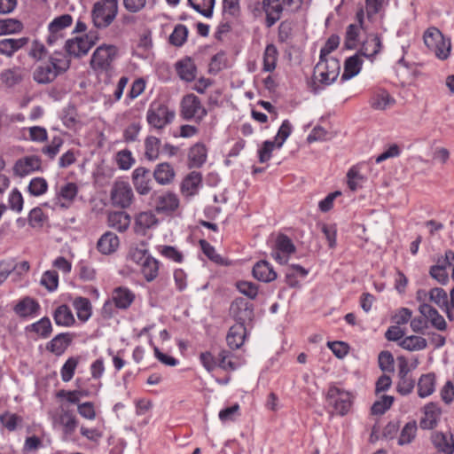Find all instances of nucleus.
Returning a JSON list of instances; mask_svg holds the SVG:
<instances>
[{
	"label": "nucleus",
	"mask_w": 454,
	"mask_h": 454,
	"mask_svg": "<svg viewBox=\"0 0 454 454\" xmlns=\"http://www.w3.org/2000/svg\"><path fill=\"white\" fill-rule=\"evenodd\" d=\"M118 13V0H101L96 2L91 12L94 26L106 28L116 18Z\"/></svg>",
	"instance_id": "obj_1"
},
{
	"label": "nucleus",
	"mask_w": 454,
	"mask_h": 454,
	"mask_svg": "<svg viewBox=\"0 0 454 454\" xmlns=\"http://www.w3.org/2000/svg\"><path fill=\"white\" fill-rule=\"evenodd\" d=\"M423 39L427 47L438 59L444 60L449 57L451 48L450 42L444 38L438 28L434 27L427 28L424 33Z\"/></svg>",
	"instance_id": "obj_2"
},
{
	"label": "nucleus",
	"mask_w": 454,
	"mask_h": 454,
	"mask_svg": "<svg viewBox=\"0 0 454 454\" xmlns=\"http://www.w3.org/2000/svg\"><path fill=\"white\" fill-rule=\"evenodd\" d=\"M340 71V63L339 59L333 57H325L321 59L314 67L313 76L319 77V82L323 85H330L338 78Z\"/></svg>",
	"instance_id": "obj_3"
},
{
	"label": "nucleus",
	"mask_w": 454,
	"mask_h": 454,
	"mask_svg": "<svg viewBox=\"0 0 454 454\" xmlns=\"http://www.w3.org/2000/svg\"><path fill=\"white\" fill-rule=\"evenodd\" d=\"M118 55V48L113 44H102L93 52L90 65L96 72H107Z\"/></svg>",
	"instance_id": "obj_4"
},
{
	"label": "nucleus",
	"mask_w": 454,
	"mask_h": 454,
	"mask_svg": "<svg viewBox=\"0 0 454 454\" xmlns=\"http://www.w3.org/2000/svg\"><path fill=\"white\" fill-rule=\"evenodd\" d=\"M175 112L162 103H153L147 110L146 121L156 129H162L170 124L175 118Z\"/></svg>",
	"instance_id": "obj_5"
},
{
	"label": "nucleus",
	"mask_w": 454,
	"mask_h": 454,
	"mask_svg": "<svg viewBox=\"0 0 454 454\" xmlns=\"http://www.w3.org/2000/svg\"><path fill=\"white\" fill-rule=\"evenodd\" d=\"M326 401L328 405L332 406L333 411L340 416L346 415L352 405L350 394L335 386H331L329 387L326 395Z\"/></svg>",
	"instance_id": "obj_6"
},
{
	"label": "nucleus",
	"mask_w": 454,
	"mask_h": 454,
	"mask_svg": "<svg viewBox=\"0 0 454 454\" xmlns=\"http://www.w3.org/2000/svg\"><path fill=\"white\" fill-rule=\"evenodd\" d=\"M207 114V111L201 105L200 98L194 94L185 95L181 102V116L190 121L195 119L197 122L202 121V119Z\"/></svg>",
	"instance_id": "obj_7"
},
{
	"label": "nucleus",
	"mask_w": 454,
	"mask_h": 454,
	"mask_svg": "<svg viewBox=\"0 0 454 454\" xmlns=\"http://www.w3.org/2000/svg\"><path fill=\"white\" fill-rule=\"evenodd\" d=\"M134 199V193L130 184L125 181H116L111 190V200L114 207L121 208L129 207Z\"/></svg>",
	"instance_id": "obj_8"
},
{
	"label": "nucleus",
	"mask_w": 454,
	"mask_h": 454,
	"mask_svg": "<svg viewBox=\"0 0 454 454\" xmlns=\"http://www.w3.org/2000/svg\"><path fill=\"white\" fill-rule=\"evenodd\" d=\"M90 35L75 36L66 41L64 49L67 56L81 58L85 56L95 45L94 41H90Z\"/></svg>",
	"instance_id": "obj_9"
},
{
	"label": "nucleus",
	"mask_w": 454,
	"mask_h": 454,
	"mask_svg": "<svg viewBox=\"0 0 454 454\" xmlns=\"http://www.w3.org/2000/svg\"><path fill=\"white\" fill-rule=\"evenodd\" d=\"M230 312L237 323L244 325L254 318V305L243 297L236 298L231 304Z\"/></svg>",
	"instance_id": "obj_10"
},
{
	"label": "nucleus",
	"mask_w": 454,
	"mask_h": 454,
	"mask_svg": "<svg viewBox=\"0 0 454 454\" xmlns=\"http://www.w3.org/2000/svg\"><path fill=\"white\" fill-rule=\"evenodd\" d=\"M295 250L292 239L285 234H279L276 239L272 256L280 264H286L289 255L294 254Z\"/></svg>",
	"instance_id": "obj_11"
},
{
	"label": "nucleus",
	"mask_w": 454,
	"mask_h": 454,
	"mask_svg": "<svg viewBox=\"0 0 454 454\" xmlns=\"http://www.w3.org/2000/svg\"><path fill=\"white\" fill-rule=\"evenodd\" d=\"M152 203L157 213L170 215L178 207L179 200L175 193L166 192L160 195L154 194L152 197Z\"/></svg>",
	"instance_id": "obj_12"
},
{
	"label": "nucleus",
	"mask_w": 454,
	"mask_h": 454,
	"mask_svg": "<svg viewBox=\"0 0 454 454\" xmlns=\"http://www.w3.org/2000/svg\"><path fill=\"white\" fill-rule=\"evenodd\" d=\"M152 173L144 167L137 168L132 173V181L136 191L141 195H146L152 190Z\"/></svg>",
	"instance_id": "obj_13"
},
{
	"label": "nucleus",
	"mask_w": 454,
	"mask_h": 454,
	"mask_svg": "<svg viewBox=\"0 0 454 454\" xmlns=\"http://www.w3.org/2000/svg\"><path fill=\"white\" fill-rule=\"evenodd\" d=\"M442 410L437 403L431 402L424 406V416L419 421V427L424 430L434 429L440 419Z\"/></svg>",
	"instance_id": "obj_14"
},
{
	"label": "nucleus",
	"mask_w": 454,
	"mask_h": 454,
	"mask_svg": "<svg viewBox=\"0 0 454 454\" xmlns=\"http://www.w3.org/2000/svg\"><path fill=\"white\" fill-rule=\"evenodd\" d=\"M262 7L266 13L265 26L270 28L281 18L284 10L282 0H262Z\"/></svg>",
	"instance_id": "obj_15"
},
{
	"label": "nucleus",
	"mask_w": 454,
	"mask_h": 454,
	"mask_svg": "<svg viewBox=\"0 0 454 454\" xmlns=\"http://www.w3.org/2000/svg\"><path fill=\"white\" fill-rule=\"evenodd\" d=\"M74 340V333H62L57 334L51 340L46 344V349L59 356L65 353Z\"/></svg>",
	"instance_id": "obj_16"
},
{
	"label": "nucleus",
	"mask_w": 454,
	"mask_h": 454,
	"mask_svg": "<svg viewBox=\"0 0 454 454\" xmlns=\"http://www.w3.org/2000/svg\"><path fill=\"white\" fill-rule=\"evenodd\" d=\"M58 69L50 63H43L35 67L33 72L34 81L42 85L51 83L60 74Z\"/></svg>",
	"instance_id": "obj_17"
},
{
	"label": "nucleus",
	"mask_w": 454,
	"mask_h": 454,
	"mask_svg": "<svg viewBox=\"0 0 454 454\" xmlns=\"http://www.w3.org/2000/svg\"><path fill=\"white\" fill-rule=\"evenodd\" d=\"M41 168V160L38 156L32 155L18 160L13 167V172L18 176H25L33 171Z\"/></svg>",
	"instance_id": "obj_18"
},
{
	"label": "nucleus",
	"mask_w": 454,
	"mask_h": 454,
	"mask_svg": "<svg viewBox=\"0 0 454 454\" xmlns=\"http://www.w3.org/2000/svg\"><path fill=\"white\" fill-rule=\"evenodd\" d=\"M252 274L255 279L264 283L272 282L278 277L271 264L265 260H261L254 265Z\"/></svg>",
	"instance_id": "obj_19"
},
{
	"label": "nucleus",
	"mask_w": 454,
	"mask_h": 454,
	"mask_svg": "<svg viewBox=\"0 0 454 454\" xmlns=\"http://www.w3.org/2000/svg\"><path fill=\"white\" fill-rule=\"evenodd\" d=\"M246 336V325L242 323H236L229 329L226 336L227 345L233 350L238 349L244 344Z\"/></svg>",
	"instance_id": "obj_20"
},
{
	"label": "nucleus",
	"mask_w": 454,
	"mask_h": 454,
	"mask_svg": "<svg viewBox=\"0 0 454 454\" xmlns=\"http://www.w3.org/2000/svg\"><path fill=\"white\" fill-rule=\"evenodd\" d=\"M153 176L160 185H168L173 183L176 177V171L168 162H161L156 165Z\"/></svg>",
	"instance_id": "obj_21"
},
{
	"label": "nucleus",
	"mask_w": 454,
	"mask_h": 454,
	"mask_svg": "<svg viewBox=\"0 0 454 454\" xmlns=\"http://www.w3.org/2000/svg\"><path fill=\"white\" fill-rule=\"evenodd\" d=\"M207 150L204 144L196 143L193 145L188 153V167L200 168L207 160Z\"/></svg>",
	"instance_id": "obj_22"
},
{
	"label": "nucleus",
	"mask_w": 454,
	"mask_h": 454,
	"mask_svg": "<svg viewBox=\"0 0 454 454\" xmlns=\"http://www.w3.org/2000/svg\"><path fill=\"white\" fill-rule=\"evenodd\" d=\"M113 301L117 309H127L135 300V294L129 288L119 286L114 289Z\"/></svg>",
	"instance_id": "obj_23"
},
{
	"label": "nucleus",
	"mask_w": 454,
	"mask_h": 454,
	"mask_svg": "<svg viewBox=\"0 0 454 454\" xmlns=\"http://www.w3.org/2000/svg\"><path fill=\"white\" fill-rule=\"evenodd\" d=\"M39 309V303L28 296L21 299L13 308L14 312L20 317H28L36 314Z\"/></svg>",
	"instance_id": "obj_24"
},
{
	"label": "nucleus",
	"mask_w": 454,
	"mask_h": 454,
	"mask_svg": "<svg viewBox=\"0 0 454 454\" xmlns=\"http://www.w3.org/2000/svg\"><path fill=\"white\" fill-rule=\"evenodd\" d=\"M179 77L186 82H192L196 77L197 67L190 57H186L176 64Z\"/></svg>",
	"instance_id": "obj_25"
},
{
	"label": "nucleus",
	"mask_w": 454,
	"mask_h": 454,
	"mask_svg": "<svg viewBox=\"0 0 454 454\" xmlns=\"http://www.w3.org/2000/svg\"><path fill=\"white\" fill-rule=\"evenodd\" d=\"M29 42L28 37L5 38L0 40V53L7 57H12L17 51L23 48Z\"/></svg>",
	"instance_id": "obj_26"
},
{
	"label": "nucleus",
	"mask_w": 454,
	"mask_h": 454,
	"mask_svg": "<svg viewBox=\"0 0 454 454\" xmlns=\"http://www.w3.org/2000/svg\"><path fill=\"white\" fill-rule=\"evenodd\" d=\"M432 442L438 451L445 454H453L454 441L453 435L450 434V439L442 432H434L431 436Z\"/></svg>",
	"instance_id": "obj_27"
},
{
	"label": "nucleus",
	"mask_w": 454,
	"mask_h": 454,
	"mask_svg": "<svg viewBox=\"0 0 454 454\" xmlns=\"http://www.w3.org/2000/svg\"><path fill=\"white\" fill-rule=\"evenodd\" d=\"M382 47L381 40L377 35H371L363 43L358 54L366 58H372L377 55Z\"/></svg>",
	"instance_id": "obj_28"
},
{
	"label": "nucleus",
	"mask_w": 454,
	"mask_h": 454,
	"mask_svg": "<svg viewBox=\"0 0 454 454\" xmlns=\"http://www.w3.org/2000/svg\"><path fill=\"white\" fill-rule=\"evenodd\" d=\"M23 80V73L20 67L4 69L0 73V81L7 88H12L20 84Z\"/></svg>",
	"instance_id": "obj_29"
},
{
	"label": "nucleus",
	"mask_w": 454,
	"mask_h": 454,
	"mask_svg": "<svg viewBox=\"0 0 454 454\" xmlns=\"http://www.w3.org/2000/svg\"><path fill=\"white\" fill-rule=\"evenodd\" d=\"M363 65V60L359 54H355L345 60L344 72L340 77L341 82L348 81L359 74Z\"/></svg>",
	"instance_id": "obj_30"
},
{
	"label": "nucleus",
	"mask_w": 454,
	"mask_h": 454,
	"mask_svg": "<svg viewBox=\"0 0 454 454\" xmlns=\"http://www.w3.org/2000/svg\"><path fill=\"white\" fill-rule=\"evenodd\" d=\"M119 247V238L116 234L107 231L98 239L97 247L104 254L114 252Z\"/></svg>",
	"instance_id": "obj_31"
},
{
	"label": "nucleus",
	"mask_w": 454,
	"mask_h": 454,
	"mask_svg": "<svg viewBox=\"0 0 454 454\" xmlns=\"http://www.w3.org/2000/svg\"><path fill=\"white\" fill-rule=\"evenodd\" d=\"M158 220L152 212H141L135 218L134 230L137 233L145 234V231L155 225Z\"/></svg>",
	"instance_id": "obj_32"
},
{
	"label": "nucleus",
	"mask_w": 454,
	"mask_h": 454,
	"mask_svg": "<svg viewBox=\"0 0 454 454\" xmlns=\"http://www.w3.org/2000/svg\"><path fill=\"white\" fill-rule=\"evenodd\" d=\"M435 388V375L433 372L422 374L418 382V395L425 398L432 395Z\"/></svg>",
	"instance_id": "obj_33"
},
{
	"label": "nucleus",
	"mask_w": 454,
	"mask_h": 454,
	"mask_svg": "<svg viewBox=\"0 0 454 454\" xmlns=\"http://www.w3.org/2000/svg\"><path fill=\"white\" fill-rule=\"evenodd\" d=\"M53 319L56 325L66 327L73 325L75 322L71 309L66 304H62L55 309Z\"/></svg>",
	"instance_id": "obj_34"
},
{
	"label": "nucleus",
	"mask_w": 454,
	"mask_h": 454,
	"mask_svg": "<svg viewBox=\"0 0 454 454\" xmlns=\"http://www.w3.org/2000/svg\"><path fill=\"white\" fill-rule=\"evenodd\" d=\"M108 224L119 231H125L130 224V216L124 211L112 212L108 215Z\"/></svg>",
	"instance_id": "obj_35"
},
{
	"label": "nucleus",
	"mask_w": 454,
	"mask_h": 454,
	"mask_svg": "<svg viewBox=\"0 0 454 454\" xmlns=\"http://www.w3.org/2000/svg\"><path fill=\"white\" fill-rule=\"evenodd\" d=\"M73 306L80 321L86 322L90 317L92 307L88 298L82 296L76 297L73 301Z\"/></svg>",
	"instance_id": "obj_36"
},
{
	"label": "nucleus",
	"mask_w": 454,
	"mask_h": 454,
	"mask_svg": "<svg viewBox=\"0 0 454 454\" xmlns=\"http://www.w3.org/2000/svg\"><path fill=\"white\" fill-rule=\"evenodd\" d=\"M27 331L33 332L38 334L40 337L46 339L52 332V325L48 317H43L35 323L27 326Z\"/></svg>",
	"instance_id": "obj_37"
},
{
	"label": "nucleus",
	"mask_w": 454,
	"mask_h": 454,
	"mask_svg": "<svg viewBox=\"0 0 454 454\" xmlns=\"http://www.w3.org/2000/svg\"><path fill=\"white\" fill-rule=\"evenodd\" d=\"M201 174L197 171H192L184 179L181 185V190L183 192H187L189 195H193L196 192L199 185L201 184Z\"/></svg>",
	"instance_id": "obj_38"
},
{
	"label": "nucleus",
	"mask_w": 454,
	"mask_h": 454,
	"mask_svg": "<svg viewBox=\"0 0 454 454\" xmlns=\"http://www.w3.org/2000/svg\"><path fill=\"white\" fill-rule=\"evenodd\" d=\"M161 142L154 136H148L145 139V157L151 161L159 158Z\"/></svg>",
	"instance_id": "obj_39"
},
{
	"label": "nucleus",
	"mask_w": 454,
	"mask_h": 454,
	"mask_svg": "<svg viewBox=\"0 0 454 454\" xmlns=\"http://www.w3.org/2000/svg\"><path fill=\"white\" fill-rule=\"evenodd\" d=\"M278 51L273 43L266 46L263 53V70L265 72H272L277 66Z\"/></svg>",
	"instance_id": "obj_40"
},
{
	"label": "nucleus",
	"mask_w": 454,
	"mask_h": 454,
	"mask_svg": "<svg viewBox=\"0 0 454 454\" xmlns=\"http://www.w3.org/2000/svg\"><path fill=\"white\" fill-rule=\"evenodd\" d=\"M159 261L153 256L147 257L141 266V272L147 282L153 281L159 273Z\"/></svg>",
	"instance_id": "obj_41"
},
{
	"label": "nucleus",
	"mask_w": 454,
	"mask_h": 454,
	"mask_svg": "<svg viewBox=\"0 0 454 454\" xmlns=\"http://www.w3.org/2000/svg\"><path fill=\"white\" fill-rule=\"evenodd\" d=\"M399 346L409 351L422 350L427 348V341L423 337L411 335L403 339L399 342Z\"/></svg>",
	"instance_id": "obj_42"
},
{
	"label": "nucleus",
	"mask_w": 454,
	"mask_h": 454,
	"mask_svg": "<svg viewBox=\"0 0 454 454\" xmlns=\"http://www.w3.org/2000/svg\"><path fill=\"white\" fill-rule=\"evenodd\" d=\"M395 103V99L386 90H380L373 95L370 104L373 109L384 110L387 106Z\"/></svg>",
	"instance_id": "obj_43"
},
{
	"label": "nucleus",
	"mask_w": 454,
	"mask_h": 454,
	"mask_svg": "<svg viewBox=\"0 0 454 454\" xmlns=\"http://www.w3.org/2000/svg\"><path fill=\"white\" fill-rule=\"evenodd\" d=\"M417 429L418 427L415 420L407 422L401 431L398 444L405 445L411 443L416 437Z\"/></svg>",
	"instance_id": "obj_44"
},
{
	"label": "nucleus",
	"mask_w": 454,
	"mask_h": 454,
	"mask_svg": "<svg viewBox=\"0 0 454 454\" xmlns=\"http://www.w3.org/2000/svg\"><path fill=\"white\" fill-rule=\"evenodd\" d=\"M189 4L206 18H210L215 0H188Z\"/></svg>",
	"instance_id": "obj_45"
},
{
	"label": "nucleus",
	"mask_w": 454,
	"mask_h": 454,
	"mask_svg": "<svg viewBox=\"0 0 454 454\" xmlns=\"http://www.w3.org/2000/svg\"><path fill=\"white\" fill-rule=\"evenodd\" d=\"M188 34V28L184 25L177 24L169 35V43L174 46L181 47L186 42Z\"/></svg>",
	"instance_id": "obj_46"
},
{
	"label": "nucleus",
	"mask_w": 454,
	"mask_h": 454,
	"mask_svg": "<svg viewBox=\"0 0 454 454\" xmlns=\"http://www.w3.org/2000/svg\"><path fill=\"white\" fill-rule=\"evenodd\" d=\"M79 361V356H71L63 364L60 370V375L64 382H68L73 379Z\"/></svg>",
	"instance_id": "obj_47"
},
{
	"label": "nucleus",
	"mask_w": 454,
	"mask_h": 454,
	"mask_svg": "<svg viewBox=\"0 0 454 454\" xmlns=\"http://www.w3.org/2000/svg\"><path fill=\"white\" fill-rule=\"evenodd\" d=\"M73 18L70 14H63L55 18L49 24V32L56 34V32L61 33L63 29L72 25Z\"/></svg>",
	"instance_id": "obj_48"
},
{
	"label": "nucleus",
	"mask_w": 454,
	"mask_h": 454,
	"mask_svg": "<svg viewBox=\"0 0 454 454\" xmlns=\"http://www.w3.org/2000/svg\"><path fill=\"white\" fill-rule=\"evenodd\" d=\"M23 29V24L17 19L0 20L1 35L15 34Z\"/></svg>",
	"instance_id": "obj_49"
},
{
	"label": "nucleus",
	"mask_w": 454,
	"mask_h": 454,
	"mask_svg": "<svg viewBox=\"0 0 454 454\" xmlns=\"http://www.w3.org/2000/svg\"><path fill=\"white\" fill-rule=\"evenodd\" d=\"M394 396L392 395H384L381 396V399L379 401H376L372 408L371 411L373 415H382L384 414L390 407L392 406L394 403Z\"/></svg>",
	"instance_id": "obj_50"
},
{
	"label": "nucleus",
	"mask_w": 454,
	"mask_h": 454,
	"mask_svg": "<svg viewBox=\"0 0 454 454\" xmlns=\"http://www.w3.org/2000/svg\"><path fill=\"white\" fill-rule=\"evenodd\" d=\"M237 289L245 296L251 300H254L258 295V285L255 283L240 280L236 283Z\"/></svg>",
	"instance_id": "obj_51"
},
{
	"label": "nucleus",
	"mask_w": 454,
	"mask_h": 454,
	"mask_svg": "<svg viewBox=\"0 0 454 454\" xmlns=\"http://www.w3.org/2000/svg\"><path fill=\"white\" fill-rule=\"evenodd\" d=\"M429 300L441 309L447 308L450 304L446 291L441 287H434L429 291Z\"/></svg>",
	"instance_id": "obj_52"
},
{
	"label": "nucleus",
	"mask_w": 454,
	"mask_h": 454,
	"mask_svg": "<svg viewBox=\"0 0 454 454\" xmlns=\"http://www.w3.org/2000/svg\"><path fill=\"white\" fill-rule=\"evenodd\" d=\"M40 284L43 286L49 292H53L59 286V274L55 270L45 271L41 278Z\"/></svg>",
	"instance_id": "obj_53"
},
{
	"label": "nucleus",
	"mask_w": 454,
	"mask_h": 454,
	"mask_svg": "<svg viewBox=\"0 0 454 454\" xmlns=\"http://www.w3.org/2000/svg\"><path fill=\"white\" fill-rule=\"evenodd\" d=\"M359 35V26L350 24L347 27L344 47L348 50H353L356 47V42Z\"/></svg>",
	"instance_id": "obj_54"
},
{
	"label": "nucleus",
	"mask_w": 454,
	"mask_h": 454,
	"mask_svg": "<svg viewBox=\"0 0 454 454\" xmlns=\"http://www.w3.org/2000/svg\"><path fill=\"white\" fill-rule=\"evenodd\" d=\"M64 140L59 136H55L51 144L42 148V153L50 160H53L59 153L60 147L63 145Z\"/></svg>",
	"instance_id": "obj_55"
},
{
	"label": "nucleus",
	"mask_w": 454,
	"mask_h": 454,
	"mask_svg": "<svg viewBox=\"0 0 454 454\" xmlns=\"http://www.w3.org/2000/svg\"><path fill=\"white\" fill-rule=\"evenodd\" d=\"M394 362V356L390 351L383 350L379 354L378 363L382 372H393L395 370Z\"/></svg>",
	"instance_id": "obj_56"
},
{
	"label": "nucleus",
	"mask_w": 454,
	"mask_h": 454,
	"mask_svg": "<svg viewBox=\"0 0 454 454\" xmlns=\"http://www.w3.org/2000/svg\"><path fill=\"white\" fill-rule=\"evenodd\" d=\"M48 184L43 177L33 178L28 185V192L33 196H40L46 192Z\"/></svg>",
	"instance_id": "obj_57"
},
{
	"label": "nucleus",
	"mask_w": 454,
	"mask_h": 454,
	"mask_svg": "<svg viewBox=\"0 0 454 454\" xmlns=\"http://www.w3.org/2000/svg\"><path fill=\"white\" fill-rule=\"evenodd\" d=\"M60 423L64 427V432L67 434H71L74 432L77 427V419L69 411H65L59 417Z\"/></svg>",
	"instance_id": "obj_58"
},
{
	"label": "nucleus",
	"mask_w": 454,
	"mask_h": 454,
	"mask_svg": "<svg viewBox=\"0 0 454 454\" xmlns=\"http://www.w3.org/2000/svg\"><path fill=\"white\" fill-rule=\"evenodd\" d=\"M292 132V125L289 122L288 120H285L278 131L277 136L275 137L274 142L276 143V147L280 148L282 147L285 141L287 139V137L290 136Z\"/></svg>",
	"instance_id": "obj_59"
},
{
	"label": "nucleus",
	"mask_w": 454,
	"mask_h": 454,
	"mask_svg": "<svg viewBox=\"0 0 454 454\" xmlns=\"http://www.w3.org/2000/svg\"><path fill=\"white\" fill-rule=\"evenodd\" d=\"M47 219L46 215L40 207L33 208L28 215V223L33 228L43 227L44 221Z\"/></svg>",
	"instance_id": "obj_60"
},
{
	"label": "nucleus",
	"mask_w": 454,
	"mask_h": 454,
	"mask_svg": "<svg viewBox=\"0 0 454 454\" xmlns=\"http://www.w3.org/2000/svg\"><path fill=\"white\" fill-rule=\"evenodd\" d=\"M21 421L22 418L15 413L5 412L0 416V422L9 431H14Z\"/></svg>",
	"instance_id": "obj_61"
},
{
	"label": "nucleus",
	"mask_w": 454,
	"mask_h": 454,
	"mask_svg": "<svg viewBox=\"0 0 454 454\" xmlns=\"http://www.w3.org/2000/svg\"><path fill=\"white\" fill-rule=\"evenodd\" d=\"M116 160L119 168L127 170L131 168L134 163L131 152L129 150H122L117 153Z\"/></svg>",
	"instance_id": "obj_62"
},
{
	"label": "nucleus",
	"mask_w": 454,
	"mask_h": 454,
	"mask_svg": "<svg viewBox=\"0 0 454 454\" xmlns=\"http://www.w3.org/2000/svg\"><path fill=\"white\" fill-rule=\"evenodd\" d=\"M415 387V380L411 377L399 378L396 391L402 395L411 394Z\"/></svg>",
	"instance_id": "obj_63"
},
{
	"label": "nucleus",
	"mask_w": 454,
	"mask_h": 454,
	"mask_svg": "<svg viewBox=\"0 0 454 454\" xmlns=\"http://www.w3.org/2000/svg\"><path fill=\"white\" fill-rule=\"evenodd\" d=\"M445 269L446 265H433L430 268L429 274L440 284L445 285L449 281V276Z\"/></svg>",
	"instance_id": "obj_64"
}]
</instances>
